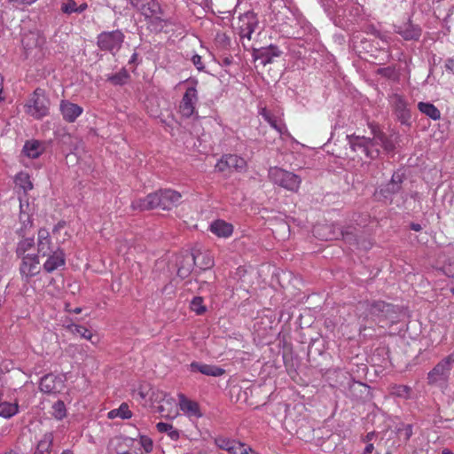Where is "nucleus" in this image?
<instances>
[{
    "label": "nucleus",
    "instance_id": "nucleus-37",
    "mask_svg": "<svg viewBox=\"0 0 454 454\" xmlns=\"http://www.w3.org/2000/svg\"><path fill=\"white\" fill-rule=\"evenodd\" d=\"M15 182L24 192H28L33 189V184L30 180V176L26 172H20L16 175Z\"/></svg>",
    "mask_w": 454,
    "mask_h": 454
},
{
    "label": "nucleus",
    "instance_id": "nucleus-15",
    "mask_svg": "<svg viewBox=\"0 0 454 454\" xmlns=\"http://www.w3.org/2000/svg\"><path fill=\"white\" fill-rule=\"evenodd\" d=\"M260 114L280 135L287 132V128L283 119V113L280 111L273 112L263 107L260 110Z\"/></svg>",
    "mask_w": 454,
    "mask_h": 454
},
{
    "label": "nucleus",
    "instance_id": "nucleus-35",
    "mask_svg": "<svg viewBox=\"0 0 454 454\" xmlns=\"http://www.w3.org/2000/svg\"><path fill=\"white\" fill-rule=\"evenodd\" d=\"M139 9L146 18L153 17L160 12V4L155 0L146 1L145 5H142Z\"/></svg>",
    "mask_w": 454,
    "mask_h": 454
},
{
    "label": "nucleus",
    "instance_id": "nucleus-22",
    "mask_svg": "<svg viewBox=\"0 0 454 454\" xmlns=\"http://www.w3.org/2000/svg\"><path fill=\"white\" fill-rule=\"evenodd\" d=\"M37 251L42 256L50 255V254L55 251L51 243L50 232L46 229H40L38 231Z\"/></svg>",
    "mask_w": 454,
    "mask_h": 454
},
{
    "label": "nucleus",
    "instance_id": "nucleus-8",
    "mask_svg": "<svg viewBox=\"0 0 454 454\" xmlns=\"http://www.w3.org/2000/svg\"><path fill=\"white\" fill-rule=\"evenodd\" d=\"M125 35L120 29L113 31H103L97 36V45L103 51L112 54L118 52L124 42Z\"/></svg>",
    "mask_w": 454,
    "mask_h": 454
},
{
    "label": "nucleus",
    "instance_id": "nucleus-51",
    "mask_svg": "<svg viewBox=\"0 0 454 454\" xmlns=\"http://www.w3.org/2000/svg\"><path fill=\"white\" fill-rule=\"evenodd\" d=\"M147 0H130L131 4L137 7L140 8L142 5H145V3H146Z\"/></svg>",
    "mask_w": 454,
    "mask_h": 454
},
{
    "label": "nucleus",
    "instance_id": "nucleus-7",
    "mask_svg": "<svg viewBox=\"0 0 454 454\" xmlns=\"http://www.w3.org/2000/svg\"><path fill=\"white\" fill-rule=\"evenodd\" d=\"M268 176L273 184L291 192L297 191L301 181L299 176L278 167L270 168Z\"/></svg>",
    "mask_w": 454,
    "mask_h": 454
},
{
    "label": "nucleus",
    "instance_id": "nucleus-55",
    "mask_svg": "<svg viewBox=\"0 0 454 454\" xmlns=\"http://www.w3.org/2000/svg\"><path fill=\"white\" fill-rule=\"evenodd\" d=\"M108 418L114 419L119 418L118 409H114L108 412Z\"/></svg>",
    "mask_w": 454,
    "mask_h": 454
},
{
    "label": "nucleus",
    "instance_id": "nucleus-18",
    "mask_svg": "<svg viewBox=\"0 0 454 454\" xmlns=\"http://www.w3.org/2000/svg\"><path fill=\"white\" fill-rule=\"evenodd\" d=\"M59 110L64 121L69 123L74 122L83 113V108L82 106L68 100L60 101Z\"/></svg>",
    "mask_w": 454,
    "mask_h": 454
},
{
    "label": "nucleus",
    "instance_id": "nucleus-49",
    "mask_svg": "<svg viewBox=\"0 0 454 454\" xmlns=\"http://www.w3.org/2000/svg\"><path fill=\"white\" fill-rule=\"evenodd\" d=\"M403 430H404L405 440L408 441L413 434L412 426L408 424L405 426Z\"/></svg>",
    "mask_w": 454,
    "mask_h": 454
},
{
    "label": "nucleus",
    "instance_id": "nucleus-14",
    "mask_svg": "<svg viewBox=\"0 0 454 454\" xmlns=\"http://www.w3.org/2000/svg\"><path fill=\"white\" fill-rule=\"evenodd\" d=\"M394 32L405 41H418L421 36L422 29L409 20L402 24L394 25Z\"/></svg>",
    "mask_w": 454,
    "mask_h": 454
},
{
    "label": "nucleus",
    "instance_id": "nucleus-41",
    "mask_svg": "<svg viewBox=\"0 0 454 454\" xmlns=\"http://www.w3.org/2000/svg\"><path fill=\"white\" fill-rule=\"evenodd\" d=\"M190 308L197 315H202L206 311V307L203 305V299L200 296H196L192 300Z\"/></svg>",
    "mask_w": 454,
    "mask_h": 454
},
{
    "label": "nucleus",
    "instance_id": "nucleus-25",
    "mask_svg": "<svg viewBox=\"0 0 454 454\" xmlns=\"http://www.w3.org/2000/svg\"><path fill=\"white\" fill-rule=\"evenodd\" d=\"M190 366L192 372H199L207 376L219 377L225 372V370L219 366L198 362H192Z\"/></svg>",
    "mask_w": 454,
    "mask_h": 454
},
{
    "label": "nucleus",
    "instance_id": "nucleus-27",
    "mask_svg": "<svg viewBox=\"0 0 454 454\" xmlns=\"http://www.w3.org/2000/svg\"><path fill=\"white\" fill-rule=\"evenodd\" d=\"M215 443L218 448L226 450L229 454H237L239 447L243 444V442L222 435L215 438Z\"/></svg>",
    "mask_w": 454,
    "mask_h": 454
},
{
    "label": "nucleus",
    "instance_id": "nucleus-54",
    "mask_svg": "<svg viewBox=\"0 0 454 454\" xmlns=\"http://www.w3.org/2000/svg\"><path fill=\"white\" fill-rule=\"evenodd\" d=\"M375 436V432H369L364 438V442H370Z\"/></svg>",
    "mask_w": 454,
    "mask_h": 454
},
{
    "label": "nucleus",
    "instance_id": "nucleus-9",
    "mask_svg": "<svg viewBox=\"0 0 454 454\" xmlns=\"http://www.w3.org/2000/svg\"><path fill=\"white\" fill-rule=\"evenodd\" d=\"M247 168V163L243 157L231 153L223 154L215 164V169L222 173L243 172Z\"/></svg>",
    "mask_w": 454,
    "mask_h": 454
},
{
    "label": "nucleus",
    "instance_id": "nucleus-42",
    "mask_svg": "<svg viewBox=\"0 0 454 454\" xmlns=\"http://www.w3.org/2000/svg\"><path fill=\"white\" fill-rule=\"evenodd\" d=\"M76 8L77 4L74 0H67L61 5V11L67 14L76 12Z\"/></svg>",
    "mask_w": 454,
    "mask_h": 454
},
{
    "label": "nucleus",
    "instance_id": "nucleus-60",
    "mask_svg": "<svg viewBox=\"0 0 454 454\" xmlns=\"http://www.w3.org/2000/svg\"><path fill=\"white\" fill-rule=\"evenodd\" d=\"M411 228L415 231H419L421 230V226L419 223H411Z\"/></svg>",
    "mask_w": 454,
    "mask_h": 454
},
{
    "label": "nucleus",
    "instance_id": "nucleus-2",
    "mask_svg": "<svg viewBox=\"0 0 454 454\" xmlns=\"http://www.w3.org/2000/svg\"><path fill=\"white\" fill-rule=\"evenodd\" d=\"M182 195L178 192L164 189L150 193L143 199L135 200L132 201L131 207L133 209L141 211L157 207L163 210H170L179 204Z\"/></svg>",
    "mask_w": 454,
    "mask_h": 454
},
{
    "label": "nucleus",
    "instance_id": "nucleus-39",
    "mask_svg": "<svg viewBox=\"0 0 454 454\" xmlns=\"http://www.w3.org/2000/svg\"><path fill=\"white\" fill-rule=\"evenodd\" d=\"M411 388L406 385H394L392 387V394L397 397L409 399L411 396Z\"/></svg>",
    "mask_w": 454,
    "mask_h": 454
},
{
    "label": "nucleus",
    "instance_id": "nucleus-3",
    "mask_svg": "<svg viewBox=\"0 0 454 454\" xmlns=\"http://www.w3.org/2000/svg\"><path fill=\"white\" fill-rule=\"evenodd\" d=\"M356 309L358 311L364 310L359 314L360 317L364 318L372 317L374 320L378 319L380 323L385 319L394 322L398 316V309L395 306L382 301H359Z\"/></svg>",
    "mask_w": 454,
    "mask_h": 454
},
{
    "label": "nucleus",
    "instance_id": "nucleus-58",
    "mask_svg": "<svg viewBox=\"0 0 454 454\" xmlns=\"http://www.w3.org/2000/svg\"><path fill=\"white\" fill-rule=\"evenodd\" d=\"M270 50L272 51V54L274 56H277V57L280 56L281 51L277 47H272L271 46Z\"/></svg>",
    "mask_w": 454,
    "mask_h": 454
},
{
    "label": "nucleus",
    "instance_id": "nucleus-16",
    "mask_svg": "<svg viewBox=\"0 0 454 454\" xmlns=\"http://www.w3.org/2000/svg\"><path fill=\"white\" fill-rule=\"evenodd\" d=\"M260 114L280 135L287 132V128L283 119V113L280 111L273 112L263 107L260 110Z\"/></svg>",
    "mask_w": 454,
    "mask_h": 454
},
{
    "label": "nucleus",
    "instance_id": "nucleus-59",
    "mask_svg": "<svg viewBox=\"0 0 454 454\" xmlns=\"http://www.w3.org/2000/svg\"><path fill=\"white\" fill-rule=\"evenodd\" d=\"M137 57H138V54L137 52H134L131 57H130V59L129 61V64H132V63H135L137 59Z\"/></svg>",
    "mask_w": 454,
    "mask_h": 454
},
{
    "label": "nucleus",
    "instance_id": "nucleus-12",
    "mask_svg": "<svg viewBox=\"0 0 454 454\" xmlns=\"http://www.w3.org/2000/svg\"><path fill=\"white\" fill-rule=\"evenodd\" d=\"M258 26V19L253 12H247L239 18L238 28L241 40H251V35Z\"/></svg>",
    "mask_w": 454,
    "mask_h": 454
},
{
    "label": "nucleus",
    "instance_id": "nucleus-46",
    "mask_svg": "<svg viewBox=\"0 0 454 454\" xmlns=\"http://www.w3.org/2000/svg\"><path fill=\"white\" fill-rule=\"evenodd\" d=\"M368 386L366 384H364L360 381H354L351 385H350V389H354V390H357L359 388V391L361 394H363L364 391H367L368 390Z\"/></svg>",
    "mask_w": 454,
    "mask_h": 454
},
{
    "label": "nucleus",
    "instance_id": "nucleus-31",
    "mask_svg": "<svg viewBox=\"0 0 454 454\" xmlns=\"http://www.w3.org/2000/svg\"><path fill=\"white\" fill-rule=\"evenodd\" d=\"M53 442L52 433H46L37 443L35 454H50Z\"/></svg>",
    "mask_w": 454,
    "mask_h": 454
},
{
    "label": "nucleus",
    "instance_id": "nucleus-6",
    "mask_svg": "<svg viewBox=\"0 0 454 454\" xmlns=\"http://www.w3.org/2000/svg\"><path fill=\"white\" fill-rule=\"evenodd\" d=\"M404 174L397 170L393 173L389 182L380 184L374 192V196L379 201H393V196L402 190L404 181Z\"/></svg>",
    "mask_w": 454,
    "mask_h": 454
},
{
    "label": "nucleus",
    "instance_id": "nucleus-45",
    "mask_svg": "<svg viewBox=\"0 0 454 454\" xmlns=\"http://www.w3.org/2000/svg\"><path fill=\"white\" fill-rule=\"evenodd\" d=\"M443 272L447 277L454 278V260L443 266Z\"/></svg>",
    "mask_w": 454,
    "mask_h": 454
},
{
    "label": "nucleus",
    "instance_id": "nucleus-48",
    "mask_svg": "<svg viewBox=\"0 0 454 454\" xmlns=\"http://www.w3.org/2000/svg\"><path fill=\"white\" fill-rule=\"evenodd\" d=\"M192 61L198 70L201 71L204 69L205 67L200 55H194L192 59Z\"/></svg>",
    "mask_w": 454,
    "mask_h": 454
},
{
    "label": "nucleus",
    "instance_id": "nucleus-21",
    "mask_svg": "<svg viewBox=\"0 0 454 454\" xmlns=\"http://www.w3.org/2000/svg\"><path fill=\"white\" fill-rule=\"evenodd\" d=\"M43 264V269L47 272H52L59 268H63L66 263L65 254L62 249L56 248L55 251L50 255Z\"/></svg>",
    "mask_w": 454,
    "mask_h": 454
},
{
    "label": "nucleus",
    "instance_id": "nucleus-29",
    "mask_svg": "<svg viewBox=\"0 0 454 454\" xmlns=\"http://www.w3.org/2000/svg\"><path fill=\"white\" fill-rule=\"evenodd\" d=\"M64 327L73 334H79L82 338L90 340L92 343L93 334L86 327L74 324L70 318H66L64 322Z\"/></svg>",
    "mask_w": 454,
    "mask_h": 454
},
{
    "label": "nucleus",
    "instance_id": "nucleus-13",
    "mask_svg": "<svg viewBox=\"0 0 454 454\" xmlns=\"http://www.w3.org/2000/svg\"><path fill=\"white\" fill-rule=\"evenodd\" d=\"M317 237L319 239H335L341 237L345 241L351 243L352 241H356V238L355 235L348 231H343L338 228L337 231L335 230H332V227L330 226H317Z\"/></svg>",
    "mask_w": 454,
    "mask_h": 454
},
{
    "label": "nucleus",
    "instance_id": "nucleus-28",
    "mask_svg": "<svg viewBox=\"0 0 454 454\" xmlns=\"http://www.w3.org/2000/svg\"><path fill=\"white\" fill-rule=\"evenodd\" d=\"M210 231L219 238H229L233 232V226L223 220H216L211 223Z\"/></svg>",
    "mask_w": 454,
    "mask_h": 454
},
{
    "label": "nucleus",
    "instance_id": "nucleus-64",
    "mask_svg": "<svg viewBox=\"0 0 454 454\" xmlns=\"http://www.w3.org/2000/svg\"><path fill=\"white\" fill-rule=\"evenodd\" d=\"M4 454H19L17 451L10 450L8 451H5Z\"/></svg>",
    "mask_w": 454,
    "mask_h": 454
},
{
    "label": "nucleus",
    "instance_id": "nucleus-1",
    "mask_svg": "<svg viewBox=\"0 0 454 454\" xmlns=\"http://www.w3.org/2000/svg\"><path fill=\"white\" fill-rule=\"evenodd\" d=\"M348 143L354 152H361L370 159H376L380 155V148L386 153L394 152L395 148L396 137L394 135L387 136L385 133L374 132L373 137H365L360 136H347Z\"/></svg>",
    "mask_w": 454,
    "mask_h": 454
},
{
    "label": "nucleus",
    "instance_id": "nucleus-19",
    "mask_svg": "<svg viewBox=\"0 0 454 454\" xmlns=\"http://www.w3.org/2000/svg\"><path fill=\"white\" fill-rule=\"evenodd\" d=\"M391 104L398 120L403 124L407 123L411 118V114L405 99L399 94H394L391 97Z\"/></svg>",
    "mask_w": 454,
    "mask_h": 454
},
{
    "label": "nucleus",
    "instance_id": "nucleus-33",
    "mask_svg": "<svg viewBox=\"0 0 454 454\" xmlns=\"http://www.w3.org/2000/svg\"><path fill=\"white\" fill-rule=\"evenodd\" d=\"M156 428L160 433H166L172 441H177L180 438V431L171 424L159 422L156 424Z\"/></svg>",
    "mask_w": 454,
    "mask_h": 454
},
{
    "label": "nucleus",
    "instance_id": "nucleus-17",
    "mask_svg": "<svg viewBox=\"0 0 454 454\" xmlns=\"http://www.w3.org/2000/svg\"><path fill=\"white\" fill-rule=\"evenodd\" d=\"M178 405L183 413L190 419H200L203 416L197 402L188 399L184 394H178Z\"/></svg>",
    "mask_w": 454,
    "mask_h": 454
},
{
    "label": "nucleus",
    "instance_id": "nucleus-44",
    "mask_svg": "<svg viewBox=\"0 0 454 454\" xmlns=\"http://www.w3.org/2000/svg\"><path fill=\"white\" fill-rule=\"evenodd\" d=\"M119 418L122 419H130L132 417V412L129 408L127 403H121L118 408Z\"/></svg>",
    "mask_w": 454,
    "mask_h": 454
},
{
    "label": "nucleus",
    "instance_id": "nucleus-24",
    "mask_svg": "<svg viewBox=\"0 0 454 454\" xmlns=\"http://www.w3.org/2000/svg\"><path fill=\"white\" fill-rule=\"evenodd\" d=\"M22 262L20 264V273L23 276H34L39 272V261L35 254H27V256H23Z\"/></svg>",
    "mask_w": 454,
    "mask_h": 454
},
{
    "label": "nucleus",
    "instance_id": "nucleus-62",
    "mask_svg": "<svg viewBox=\"0 0 454 454\" xmlns=\"http://www.w3.org/2000/svg\"><path fill=\"white\" fill-rule=\"evenodd\" d=\"M82 311V308H80V307H77V308H75V309H71V312H74V313H75V314H79V313H81Z\"/></svg>",
    "mask_w": 454,
    "mask_h": 454
},
{
    "label": "nucleus",
    "instance_id": "nucleus-40",
    "mask_svg": "<svg viewBox=\"0 0 454 454\" xmlns=\"http://www.w3.org/2000/svg\"><path fill=\"white\" fill-rule=\"evenodd\" d=\"M150 399L155 403L166 402L168 404H171L175 402L174 398L171 397L168 394L161 391H153Z\"/></svg>",
    "mask_w": 454,
    "mask_h": 454
},
{
    "label": "nucleus",
    "instance_id": "nucleus-26",
    "mask_svg": "<svg viewBox=\"0 0 454 454\" xmlns=\"http://www.w3.org/2000/svg\"><path fill=\"white\" fill-rule=\"evenodd\" d=\"M45 151V145L43 142L38 140H28L23 146V153L30 158L36 159L43 153Z\"/></svg>",
    "mask_w": 454,
    "mask_h": 454
},
{
    "label": "nucleus",
    "instance_id": "nucleus-23",
    "mask_svg": "<svg viewBox=\"0 0 454 454\" xmlns=\"http://www.w3.org/2000/svg\"><path fill=\"white\" fill-rule=\"evenodd\" d=\"M176 264L177 275L181 278H184L191 274L195 266L194 258L192 257V254H190V252L186 251L178 257Z\"/></svg>",
    "mask_w": 454,
    "mask_h": 454
},
{
    "label": "nucleus",
    "instance_id": "nucleus-38",
    "mask_svg": "<svg viewBox=\"0 0 454 454\" xmlns=\"http://www.w3.org/2000/svg\"><path fill=\"white\" fill-rule=\"evenodd\" d=\"M67 415L66 405L63 401L59 400L52 405V416L58 419L61 420Z\"/></svg>",
    "mask_w": 454,
    "mask_h": 454
},
{
    "label": "nucleus",
    "instance_id": "nucleus-5",
    "mask_svg": "<svg viewBox=\"0 0 454 454\" xmlns=\"http://www.w3.org/2000/svg\"><path fill=\"white\" fill-rule=\"evenodd\" d=\"M50 100L45 91L37 88L24 105V112L35 120L43 119L50 114Z\"/></svg>",
    "mask_w": 454,
    "mask_h": 454
},
{
    "label": "nucleus",
    "instance_id": "nucleus-34",
    "mask_svg": "<svg viewBox=\"0 0 454 454\" xmlns=\"http://www.w3.org/2000/svg\"><path fill=\"white\" fill-rule=\"evenodd\" d=\"M19 412L18 403L2 402L0 403V417L11 419Z\"/></svg>",
    "mask_w": 454,
    "mask_h": 454
},
{
    "label": "nucleus",
    "instance_id": "nucleus-4",
    "mask_svg": "<svg viewBox=\"0 0 454 454\" xmlns=\"http://www.w3.org/2000/svg\"><path fill=\"white\" fill-rule=\"evenodd\" d=\"M454 365V352L440 360L431 371L427 372V384L441 389H446L450 379Z\"/></svg>",
    "mask_w": 454,
    "mask_h": 454
},
{
    "label": "nucleus",
    "instance_id": "nucleus-61",
    "mask_svg": "<svg viewBox=\"0 0 454 454\" xmlns=\"http://www.w3.org/2000/svg\"><path fill=\"white\" fill-rule=\"evenodd\" d=\"M297 53L299 54V57L301 58V57H305L306 56V53H307V50L306 48H302L301 50H298L297 51Z\"/></svg>",
    "mask_w": 454,
    "mask_h": 454
},
{
    "label": "nucleus",
    "instance_id": "nucleus-32",
    "mask_svg": "<svg viewBox=\"0 0 454 454\" xmlns=\"http://www.w3.org/2000/svg\"><path fill=\"white\" fill-rule=\"evenodd\" d=\"M35 246V241L33 238H24L20 239L16 247V254L18 257L23 258V256H27V252L31 250Z\"/></svg>",
    "mask_w": 454,
    "mask_h": 454
},
{
    "label": "nucleus",
    "instance_id": "nucleus-63",
    "mask_svg": "<svg viewBox=\"0 0 454 454\" xmlns=\"http://www.w3.org/2000/svg\"><path fill=\"white\" fill-rule=\"evenodd\" d=\"M442 454H454L451 450L449 449H443L442 451Z\"/></svg>",
    "mask_w": 454,
    "mask_h": 454
},
{
    "label": "nucleus",
    "instance_id": "nucleus-50",
    "mask_svg": "<svg viewBox=\"0 0 454 454\" xmlns=\"http://www.w3.org/2000/svg\"><path fill=\"white\" fill-rule=\"evenodd\" d=\"M374 450V446L372 443L371 442H367L364 450V452L362 454H371Z\"/></svg>",
    "mask_w": 454,
    "mask_h": 454
},
{
    "label": "nucleus",
    "instance_id": "nucleus-30",
    "mask_svg": "<svg viewBox=\"0 0 454 454\" xmlns=\"http://www.w3.org/2000/svg\"><path fill=\"white\" fill-rule=\"evenodd\" d=\"M419 110L427 117L434 121H437L441 118V113L439 109L429 102H419L418 104Z\"/></svg>",
    "mask_w": 454,
    "mask_h": 454
},
{
    "label": "nucleus",
    "instance_id": "nucleus-43",
    "mask_svg": "<svg viewBox=\"0 0 454 454\" xmlns=\"http://www.w3.org/2000/svg\"><path fill=\"white\" fill-rule=\"evenodd\" d=\"M139 443L146 453H150L153 450V443L150 437L141 435L139 438Z\"/></svg>",
    "mask_w": 454,
    "mask_h": 454
},
{
    "label": "nucleus",
    "instance_id": "nucleus-20",
    "mask_svg": "<svg viewBox=\"0 0 454 454\" xmlns=\"http://www.w3.org/2000/svg\"><path fill=\"white\" fill-rule=\"evenodd\" d=\"M194 258L195 266L200 270H207L213 267L214 260L211 253L208 250H202L200 248H193L191 252Z\"/></svg>",
    "mask_w": 454,
    "mask_h": 454
},
{
    "label": "nucleus",
    "instance_id": "nucleus-57",
    "mask_svg": "<svg viewBox=\"0 0 454 454\" xmlns=\"http://www.w3.org/2000/svg\"><path fill=\"white\" fill-rule=\"evenodd\" d=\"M137 395H139V397H140L141 399H145V398L148 396V392H147V393H145V392H144V390H143V389H140V390L137 392Z\"/></svg>",
    "mask_w": 454,
    "mask_h": 454
},
{
    "label": "nucleus",
    "instance_id": "nucleus-56",
    "mask_svg": "<svg viewBox=\"0 0 454 454\" xmlns=\"http://www.w3.org/2000/svg\"><path fill=\"white\" fill-rule=\"evenodd\" d=\"M87 8H88L87 4L83 3V4H80L79 6H77L76 12L81 13V12H84Z\"/></svg>",
    "mask_w": 454,
    "mask_h": 454
},
{
    "label": "nucleus",
    "instance_id": "nucleus-53",
    "mask_svg": "<svg viewBox=\"0 0 454 454\" xmlns=\"http://www.w3.org/2000/svg\"><path fill=\"white\" fill-rule=\"evenodd\" d=\"M445 67L447 70L452 71L454 68V59H447Z\"/></svg>",
    "mask_w": 454,
    "mask_h": 454
},
{
    "label": "nucleus",
    "instance_id": "nucleus-10",
    "mask_svg": "<svg viewBox=\"0 0 454 454\" xmlns=\"http://www.w3.org/2000/svg\"><path fill=\"white\" fill-rule=\"evenodd\" d=\"M193 85L189 86L179 104V113L183 117L190 118L195 112L196 104L198 102V91L196 90L197 82H193Z\"/></svg>",
    "mask_w": 454,
    "mask_h": 454
},
{
    "label": "nucleus",
    "instance_id": "nucleus-36",
    "mask_svg": "<svg viewBox=\"0 0 454 454\" xmlns=\"http://www.w3.org/2000/svg\"><path fill=\"white\" fill-rule=\"evenodd\" d=\"M130 75L125 68L121 69L118 73L114 74H111L107 77V81H109L114 85H123L128 82Z\"/></svg>",
    "mask_w": 454,
    "mask_h": 454
},
{
    "label": "nucleus",
    "instance_id": "nucleus-52",
    "mask_svg": "<svg viewBox=\"0 0 454 454\" xmlns=\"http://www.w3.org/2000/svg\"><path fill=\"white\" fill-rule=\"evenodd\" d=\"M375 35L377 37L380 38L382 41L387 42V43H388V40L390 39V37L388 35H384V34L380 33V31H376Z\"/></svg>",
    "mask_w": 454,
    "mask_h": 454
},
{
    "label": "nucleus",
    "instance_id": "nucleus-47",
    "mask_svg": "<svg viewBox=\"0 0 454 454\" xmlns=\"http://www.w3.org/2000/svg\"><path fill=\"white\" fill-rule=\"evenodd\" d=\"M237 454H259L254 451L250 446L243 443L242 446L239 447Z\"/></svg>",
    "mask_w": 454,
    "mask_h": 454
},
{
    "label": "nucleus",
    "instance_id": "nucleus-11",
    "mask_svg": "<svg viewBox=\"0 0 454 454\" xmlns=\"http://www.w3.org/2000/svg\"><path fill=\"white\" fill-rule=\"evenodd\" d=\"M65 381V377L49 373L41 378L39 388L44 394L57 395L64 390Z\"/></svg>",
    "mask_w": 454,
    "mask_h": 454
}]
</instances>
